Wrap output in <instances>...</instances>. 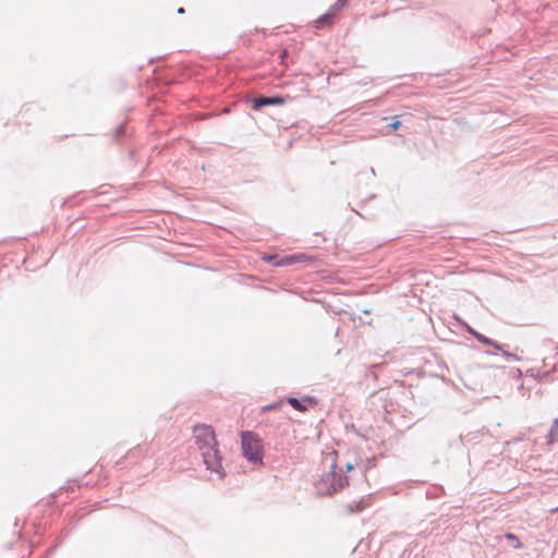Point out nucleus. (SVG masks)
I'll use <instances>...</instances> for the list:
<instances>
[{
	"label": "nucleus",
	"instance_id": "f257e3e1",
	"mask_svg": "<svg viewBox=\"0 0 558 558\" xmlns=\"http://www.w3.org/2000/svg\"><path fill=\"white\" fill-rule=\"evenodd\" d=\"M241 445L243 456L248 462L255 465L262 464L264 448L262 439L256 434L251 432L243 433Z\"/></svg>",
	"mask_w": 558,
	"mask_h": 558
},
{
	"label": "nucleus",
	"instance_id": "f03ea898",
	"mask_svg": "<svg viewBox=\"0 0 558 558\" xmlns=\"http://www.w3.org/2000/svg\"><path fill=\"white\" fill-rule=\"evenodd\" d=\"M193 437L195 442L198 445V448L202 453L204 452V450L213 446H216L215 434L210 426H195L193 429Z\"/></svg>",
	"mask_w": 558,
	"mask_h": 558
},
{
	"label": "nucleus",
	"instance_id": "7ed1b4c3",
	"mask_svg": "<svg viewBox=\"0 0 558 558\" xmlns=\"http://www.w3.org/2000/svg\"><path fill=\"white\" fill-rule=\"evenodd\" d=\"M204 463L207 466V470L215 473L217 477H221L223 475V469L220 461L219 451L216 446H213L202 453Z\"/></svg>",
	"mask_w": 558,
	"mask_h": 558
},
{
	"label": "nucleus",
	"instance_id": "20e7f679",
	"mask_svg": "<svg viewBox=\"0 0 558 558\" xmlns=\"http://www.w3.org/2000/svg\"><path fill=\"white\" fill-rule=\"evenodd\" d=\"M281 102H282V100L280 98H258V99L254 100L253 107H254V109H258L262 106L278 105Z\"/></svg>",
	"mask_w": 558,
	"mask_h": 558
},
{
	"label": "nucleus",
	"instance_id": "39448f33",
	"mask_svg": "<svg viewBox=\"0 0 558 558\" xmlns=\"http://www.w3.org/2000/svg\"><path fill=\"white\" fill-rule=\"evenodd\" d=\"M289 403L295 409V410H299V411H304L306 409V405L304 404V402H301L299 401L298 399L295 398H290L289 399Z\"/></svg>",
	"mask_w": 558,
	"mask_h": 558
},
{
	"label": "nucleus",
	"instance_id": "423d86ee",
	"mask_svg": "<svg viewBox=\"0 0 558 558\" xmlns=\"http://www.w3.org/2000/svg\"><path fill=\"white\" fill-rule=\"evenodd\" d=\"M329 17H330V15H329V14H326V15H324V16L319 17V19L315 22V23H316V26H317V27L323 26L325 23H327V22H328Z\"/></svg>",
	"mask_w": 558,
	"mask_h": 558
},
{
	"label": "nucleus",
	"instance_id": "0eeeda50",
	"mask_svg": "<svg viewBox=\"0 0 558 558\" xmlns=\"http://www.w3.org/2000/svg\"><path fill=\"white\" fill-rule=\"evenodd\" d=\"M550 434L554 436H558V418L554 421Z\"/></svg>",
	"mask_w": 558,
	"mask_h": 558
},
{
	"label": "nucleus",
	"instance_id": "6e6552de",
	"mask_svg": "<svg viewBox=\"0 0 558 558\" xmlns=\"http://www.w3.org/2000/svg\"><path fill=\"white\" fill-rule=\"evenodd\" d=\"M399 124L400 122L396 121L393 122L390 126L393 129V130H397L399 128Z\"/></svg>",
	"mask_w": 558,
	"mask_h": 558
},
{
	"label": "nucleus",
	"instance_id": "1a4fd4ad",
	"mask_svg": "<svg viewBox=\"0 0 558 558\" xmlns=\"http://www.w3.org/2000/svg\"><path fill=\"white\" fill-rule=\"evenodd\" d=\"M477 338H478V340H480V341H482V342H485V343H487V342H488V340H487L486 338L482 337V336H478Z\"/></svg>",
	"mask_w": 558,
	"mask_h": 558
},
{
	"label": "nucleus",
	"instance_id": "9d476101",
	"mask_svg": "<svg viewBox=\"0 0 558 558\" xmlns=\"http://www.w3.org/2000/svg\"><path fill=\"white\" fill-rule=\"evenodd\" d=\"M337 488L335 486L331 487V489H326V493H330L331 490H336Z\"/></svg>",
	"mask_w": 558,
	"mask_h": 558
}]
</instances>
